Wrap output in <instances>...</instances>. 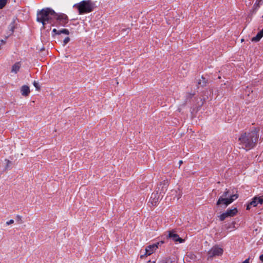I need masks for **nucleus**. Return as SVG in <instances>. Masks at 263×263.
I'll return each mask as SVG.
<instances>
[{"label": "nucleus", "mask_w": 263, "mask_h": 263, "mask_svg": "<svg viewBox=\"0 0 263 263\" xmlns=\"http://www.w3.org/2000/svg\"><path fill=\"white\" fill-rule=\"evenodd\" d=\"M52 20H55L57 25L64 26L66 24V15L62 13H56L50 8H45L38 11L36 21L43 25L51 23Z\"/></svg>", "instance_id": "1"}, {"label": "nucleus", "mask_w": 263, "mask_h": 263, "mask_svg": "<svg viewBox=\"0 0 263 263\" xmlns=\"http://www.w3.org/2000/svg\"><path fill=\"white\" fill-rule=\"evenodd\" d=\"M174 231H170L168 233V238L172 239L175 241H179L180 243L184 242V239L179 237V235L175 233Z\"/></svg>", "instance_id": "10"}, {"label": "nucleus", "mask_w": 263, "mask_h": 263, "mask_svg": "<svg viewBox=\"0 0 263 263\" xmlns=\"http://www.w3.org/2000/svg\"><path fill=\"white\" fill-rule=\"evenodd\" d=\"M262 3L263 2H259L256 1L253 6L254 11L256 10L260 7V6L262 4Z\"/></svg>", "instance_id": "15"}, {"label": "nucleus", "mask_w": 263, "mask_h": 263, "mask_svg": "<svg viewBox=\"0 0 263 263\" xmlns=\"http://www.w3.org/2000/svg\"><path fill=\"white\" fill-rule=\"evenodd\" d=\"M262 18H263V15H262Z\"/></svg>", "instance_id": "41"}, {"label": "nucleus", "mask_w": 263, "mask_h": 263, "mask_svg": "<svg viewBox=\"0 0 263 263\" xmlns=\"http://www.w3.org/2000/svg\"><path fill=\"white\" fill-rule=\"evenodd\" d=\"M63 44L64 45H66V37L63 40Z\"/></svg>", "instance_id": "32"}, {"label": "nucleus", "mask_w": 263, "mask_h": 263, "mask_svg": "<svg viewBox=\"0 0 263 263\" xmlns=\"http://www.w3.org/2000/svg\"><path fill=\"white\" fill-rule=\"evenodd\" d=\"M153 263H155V261H153Z\"/></svg>", "instance_id": "40"}, {"label": "nucleus", "mask_w": 263, "mask_h": 263, "mask_svg": "<svg viewBox=\"0 0 263 263\" xmlns=\"http://www.w3.org/2000/svg\"><path fill=\"white\" fill-rule=\"evenodd\" d=\"M20 67H21L20 62L15 63L12 66L11 72L16 73L19 71Z\"/></svg>", "instance_id": "13"}, {"label": "nucleus", "mask_w": 263, "mask_h": 263, "mask_svg": "<svg viewBox=\"0 0 263 263\" xmlns=\"http://www.w3.org/2000/svg\"><path fill=\"white\" fill-rule=\"evenodd\" d=\"M159 243L157 242L151 245H149L145 248V254L146 255H151L158 247Z\"/></svg>", "instance_id": "9"}, {"label": "nucleus", "mask_w": 263, "mask_h": 263, "mask_svg": "<svg viewBox=\"0 0 263 263\" xmlns=\"http://www.w3.org/2000/svg\"><path fill=\"white\" fill-rule=\"evenodd\" d=\"M260 40V37H258L256 35L255 36L252 38L251 41L252 42H257L259 41Z\"/></svg>", "instance_id": "19"}, {"label": "nucleus", "mask_w": 263, "mask_h": 263, "mask_svg": "<svg viewBox=\"0 0 263 263\" xmlns=\"http://www.w3.org/2000/svg\"><path fill=\"white\" fill-rule=\"evenodd\" d=\"M1 41V45H2V44H5V43H6V41H5V40H3V39L1 40V41Z\"/></svg>", "instance_id": "28"}, {"label": "nucleus", "mask_w": 263, "mask_h": 263, "mask_svg": "<svg viewBox=\"0 0 263 263\" xmlns=\"http://www.w3.org/2000/svg\"><path fill=\"white\" fill-rule=\"evenodd\" d=\"M14 21L12 22L9 26V35L12 34L14 32Z\"/></svg>", "instance_id": "14"}, {"label": "nucleus", "mask_w": 263, "mask_h": 263, "mask_svg": "<svg viewBox=\"0 0 263 263\" xmlns=\"http://www.w3.org/2000/svg\"><path fill=\"white\" fill-rule=\"evenodd\" d=\"M69 41V38L67 37V43Z\"/></svg>", "instance_id": "33"}, {"label": "nucleus", "mask_w": 263, "mask_h": 263, "mask_svg": "<svg viewBox=\"0 0 263 263\" xmlns=\"http://www.w3.org/2000/svg\"><path fill=\"white\" fill-rule=\"evenodd\" d=\"M259 259L263 263V254L259 256Z\"/></svg>", "instance_id": "25"}, {"label": "nucleus", "mask_w": 263, "mask_h": 263, "mask_svg": "<svg viewBox=\"0 0 263 263\" xmlns=\"http://www.w3.org/2000/svg\"><path fill=\"white\" fill-rule=\"evenodd\" d=\"M242 263H250V259L249 258L246 259Z\"/></svg>", "instance_id": "26"}, {"label": "nucleus", "mask_w": 263, "mask_h": 263, "mask_svg": "<svg viewBox=\"0 0 263 263\" xmlns=\"http://www.w3.org/2000/svg\"><path fill=\"white\" fill-rule=\"evenodd\" d=\"M237 209L236 208L233 209H229L225 213H222L219 216V219L221 221H223L228 217L234 216L237 214Z\"/></svg>", "instance_id": "7"}, {"label": "nucleus", "mask_w": 263, "mask_h": 263, "mask_svg": "<svg viewBox=\"0 0 263 263\" xmlns=\"http://www.w3.org/2000/svg\"><path fill=\"white\" fill-rule=\"evenodd\" d=\"M66 32H67V35L69 34V31L67 30L66 31Z\"/></svg>", "instance_id": "37"}, {"label": "nucleus", "mask_w": 263, "mask_h": 263, "mask_svg": "<svg viewBox=\"0 0 263 263\" xmlns=\"http://www.w3.org/2000/svg\"><path fill=\"white\" fill-rule=\"evenodd\" d=\"M168 182L167 180H164L161 182L156 188L155 192L161 195L162 197L164 195L167 190Z\"/></svg>", "instance_id": "5"}, {"label": "nucleus", "mask_w": 263, "mask_h": 263, "mask_svg": "<svg viewBox=\"0 0 263 263\" xmlns=\"http://www.w3.org/2000/svg\"><path fill=\"white\" fill-rule=\"evenodd\" d=\"M16 219L18 222L19 223H22V217L21 216L17 215Z\"/></svg>", "instance_id": "22"}, {"label": "nucleus", "mask_w": 263, "mask_h": 263, "mask_svg": "<svg viewBox=\"0 0 263 263\" xmlns=\"http://www.w3.org/2000/svg\"><path fill=\"white\" fill-rule=\"evenodd\" d=\"M182 163V160H180V161H179V164H180V165Z\"/></svg>", "instance_id": "34"}, {"label": "nucleus", "mask_w": 263, "mask_h": 263, "mask_svg": "<svg viewBox=\"0 0 263 263\" xmlns=\"http://www.w3.org/2000/svg\"><path fill=\"white\" fill-rule=\"evenodd\" d=\"M122 32H125V33L127 34L129 32V28H126V29H122L121 31Z\"/></svg>", "instance_id": "23"}, {"label": "nucleus", "mask_w": 263, "mask_h": 263, "mask_svg": "<svg viewBox=\"0 0 263 263\" xmlns=\"http://www.w3.org/2000/svg\"><path fill=\"white\" fill-rule=\"evenodd\" d=\"M40 51H43L45 50V48L44 47H42L41 49H39Z\"/></svg>", "instance_id": "31"}, {"label": "nucleus", "mask_w": 263, "mask_h": 263, "mask_svg": "<svg viewBox=\"0 0 263 263\" xmlns=\"http://www.w3.org/2000/svg\"><path fill=\"white\" fill-rule=\"evenodd\" d=\"M243 41H244V39H241V42H243Z\"/></svg>", "instance_id": "38"}, {"label": "nucleus", "mask_w": 263, "mask_h": 263, "mask_svg": "<svg viewBox=\"0 0 263 263\" xmlns=\"http://www.w3.org/2000/svg\"><path fill=\"white\" fill-rule=\"evenodd\" d=\"M1 49V44H0V49Z\"/></svg>", "instance_id": "39"}, {"label": "nucleus", "mask_w": 263, "mask_h": 263, "mask_svg": "<svg viewBox=\"0 0 263 263\" xmlns=\"http://www.w3.org/2000/svg\"><path fill=\"white\" fill-rule=\"evenodd\" d=\"M258 139V130L254 128L250 131L242 133L238 139V141L242 148L248 151L255 147Z\"/></svg>", "instance_id": "2"}, {"label": "nucleus", "mask_w": 263, "mask_h": 263, "mask_svg": "<svg viewBox=\"0 0 263 263\" xmlns=\"http://www.w3.org/2000/svg\"><path fill=\"white\" fill-rule=\"evenodd\" d=\"M263 196L260 197H255L253 200L250 202V205L256 206L258 203L262 204Z\"/></svg>", "instance_id": "11"}, {"label": "nucleus", "mask_w": 263, "mask_h": 263, "mask_svg": "<svg viewBox=\"0 0 263 263\" xmlns=\"http://www.w3.org/2000/svg\"><path fill=\"white\" fill-rule=\"evenodd\" d=\"M223 253V250L222 248L218 246H214L208 252V258H212L216 256H220Z\"/></svg>", "instance_id": "6"}, {"label": "nucleus", "mask_w": 263, "mask_h": 263, "mask_svg": "<svg viewBox=\"0 0 263 263\" xmlns=\"http://www.w3.org/2000/svg\"><path fill=\"white\" fill-rule=\"evenodd\" d=\"M161 263H171V261H170L169 260H163V261H162Z\"/></svg>", "instance_id": "27"}, {"label": "nucleus", "mask_w": 263, "mask_h": 263, "mask_svg": "<svg viewBox=\"0 0 263 263\" xmlns=\"http://www.w3.org/2000/svg\"><path fill=\"white\" fill-rule=\"evenodd\" d=\"M258 37L261 39L263 36V29H262L256 35Z\"/></svg>", "instance_id": "21"}, {"label": "nucleus", "mask_w": 263, "mask_h": 263, "mask_svg": "<svg viewBox=\"0 0 263 263\" xmlns=\"http://www.w3.org/2000/svg\"><path fill=\"white\" fill-rule=\"evenodd\" d=\"M247 210L250 209L249 205H248L247 206Z\"/></svg>", "instance_id": "36"}, {"label": "nucleus", "mask_w": 263, "mask_h": 263, "mask_svg": "<svg viewBox=\"0 0 263 263\" xmlns=\"http://www.w3.org/2000/svg\"><path fill=\"white\" fill-rule=\"evenodd\" d=\"M256 1H257V2H263L262 1V0H256Z\"/></svg>", "instance_id": "35"}, {"label": "nucleus", "mask_w": 263, "mask_h": 263, "mask_svg": "<svg viewBox=\"0 0 263 263\" xmlns=\"http://www.w3.org/2000/svg\"><path fill=\"white\" fill-rule=\"evenodd\" d=\"M14 223V220L13 219H10V220L6 222L7 225H9Z\"/></svg>", "instance_id": "24"}, {"label": "nucleus", "mask_w": 263, "mask_h": 263, "mask_svg": "<svg viewBox=\"0 0 263 263\" xmlns=\"http://www.w3.org/2000/svg\"><path fill=\"white\" fill-rule=\"evenodd\" d=\"M201 80H199L198 82V84L200 85L201 86H204L206 85V81L205 78L203 77L201 78Z\"/></svg>", "instance_id": "17"}, {"label": "nucleus", "mask_w": 263, "mask_h": 263, "mask_svg": "<svg viewBox=\"0 0 263 263\" xmlns=\"http://www.w3.org/2000/svg\"><path fill=\"white\" fill-rule=\"evenodd\" d=\"M30 88L27 85H23L21 88V92L22 96L26 97L30 93Z\"/></svg>", "instance_id": "12"}, {"label": "nucleus", "mask_w": 263, "mask_h": 263, "mask_svg": "<svg viewBox=\"0 0 263 263\" xmlns=\"http://www.w3.org/2000/svg\"><path fill=\"white\" fill-rule=\"evenodd\" d=\"M9 163H11V162L9 161V160L7 161V166H6V168H8L9 167Z\"/></svg>", "instance_id": "30"}, {"label": "nucleus", "mask_w": 263, "mask_h": 263, "mask_svg": "<svg viewBox=\"0 0 263 263\" xmlns=\"http://www.w3.org/2000/svg\"><path fill=\"white\" fill-rule=\"evenodd\" d=\"M62 33L66 34V28H63L61 30H58V35H60Z\"/></svg>", "instance_id": "20"}, {"label": "nucleus", "mask_w": 263, "mask_h": 263, "mask_svg": "<svg viewBox=\"0 0 263 263\" xmlns=\"http://www.w3.org/2000/svg\"><path fill=\"white\" fill-rule=\"evenodd\" d=\"M238 197V196L237 194L230 195L229 191L226 189L223 194L219 198L216 204L217 205L223 204L225 206H227Z\"/></svg>", "instance_id": "4"}, {"label": "nucleus", "mask_w": 263, "mask_h": 263, "mask_svg": "<svg viewBox=\"0 0 263 263\" xmlns=\"http://www.w3.org/2000/svg\"><path fill=\"white\" fill-rule=\"evenodd\" d=\"M74 7L78 10L80 14L88 13L95 8V4L91 0H84L76 4Z\"/></svg>", "instance_id": "3"}, {"label": "nucleus", "mask_w": 263, "mask_h": 263, "mask_svg": "<svg viewBox=\"0 0 263 263\" xmlns=\"http://www.w3.org/2000/svg\"><path fill=\"white\" fill-rule=\"evenodd\" d=\"M33 85L35 87L37 90L40 89V86L39 83L37 81H34V82H33Z\"/></svg>", "instance_id": "18"}, {"label": "nucleus", "mask_w": 263, "mask_h": 263, "mask_svg": "<svg viewBox=\"0 0 263 263\" xmlns=\"http://www.w3.org/2000/svg\"><path fill=\"white\" fill-rule=\"evenodd\" d=\"M58 30H57L56 29H53L52 30V32H54L56 34H58Z\"/></svg>", "instance_id": "29"}, {"label": "nucleus", "mask_w": 263, "mask_h": 263, "mask_svg": "<svg viewBox=\"0 0 263 263\" xmlns=\"http://www.w3.org/2000/svg\"><path fill=\"white\" fill-rule=\"evenodd\" d=\"M8 0H0V9L5 7L7 4Z\"/></svg>", "instance_id": "16"}, {"label": "nucleus", "mask_w": 263, "mask_h": 263, "mask_svg": "<svg viewBox=\"0 0 263 263\" xmlns=\"http://www.w3.org/2000/svg\"><path fill=\"white\" fill-rule=\"evenodd\" d=\"M160 196H161L159 195L158 193L155 191L151 195L149 200V203H151L152 206L156 205L159 200Z\"/></svg>", "instance_id": "8"}]
</instances>
